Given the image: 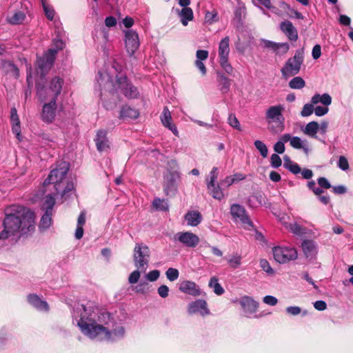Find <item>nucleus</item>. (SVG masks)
<instances>
[{
  "label": "nucleus",
  "instance_id": "1",
  "mask_svg": "<svg viewBox=\"0 0 353 353\" xmlns=\"http://www.w3.org/2000/svg\"><path fill=\"white\" fill-rule=\"evenodd\" d=\"M73 318L81 332L92 339L113 341L125 334L124 327L114 321L110 313L101 312L94 302L78 305L74 308Z\"/></svg>",
  "mask_w": 353,
  "mask_h": 353
},
{
  "label": "nucleus",
  "instance_id": "49",
  "mask_svg": "<svg viewBox=\"0 0 353 353\" xmlns=\"http://www.w3.org/2000/svg\"><path fill=\"white\" fill-rule=\"evenodd\" d=\"M228 120V123L230 124V126H232V128H234L238 130H241V126H240L239 121L237 119V118L236 117L234 114H232V113L230 114Z\"/></svg>",
  "mask_w": 353,
  "mask_h": 353
},
{
  "label": "nucleus",
  "instance_id": "31",
  "mask_svg": "<svg viewBox=\"0 0 353 353\" xmlns=\"http://www.w3.org/2000/svg\"><path fill=\"white\" fill-rule=\"evenodd\" d=\"M265 196L262 194H254L248 199L247 203L252 208H256L265 204Z\"/></svg>",
  "mask_w": 353,
  "mask_h": 353
},
{
  "label": "nucleus",
  "instance_id": "51",
  "mask_svg": "<svg viewBox=\"0 0 353 353\" xmlns=\"http://www.w3.org/2000/svg\"><path fill=\"white\" fill-rule=\"evenodd\" d=\"M314 112V106L311 103H306L301 112V115L303 117L310 116Z\"/></svg>",
  "mask_w": 353,
  "mask_h": 353
},
{
  "label": "nucleus",
  "instance_id": "50",
  "mask_svg": "<svg viewBox=\"0 0 353 353\" xmlns=\"http://www.w3.org/2000/svg\"><path fill=\"white\" fill-rule=\"evenodd\" d=\"M270 164L274 168H278L282 165V161L277 154H272L270 157Z\"/></svg>",
  "mask_w": 353,
  "mask_h": 353
},
{
  "label": "nucleus",
  "instance_id": "28",
  "mask_svg": "<svg viewBox=\"0 0 353 353\" xmlns=\"http://www.w3.org/2000/svg\"><path fill=\"white\" fill-rule=\"evenodd\" d=\"M216 78L219 90L222 93H228L231 85V79H228L223 72H216Z\"/></svg>",
  "mask_w": 353,
  "mask_h": 353
},
{
  "label": "nucleus",
  "instance_id": "32",
  "mask_svg": "<svg viewBox=\"0 0 353 353\" xmlns=\"http://www.w3.org/2000/svg\"><path fill=\"white\" fill-rule=\"evenodd\" d=\"M290 145L294 149L303 150L306 154L309 153L310 149L307 141L306 140L302 141L299 137H292Z\"/></svg>",
  "mask_w": 353,
  "mask_h": 353
},
{
  "label": "nucleus",
  "instance_id": "42",
  "mask_svg": "<svg viewBox=\"0 0 353 353\" xmlns=\"http://www.w3.org/2000/svg\"><path fill=\"white\" fill-rule=\"evenodd\" d=\"M242 256L238 253L234 254L231 258L227 259L228 263L233 269L239 268L241 265Z\"/></svg>",
  "mask_w": 353,
  "mask_h": 353
},
{
  "label": "nucleus",
  "instance_id": "4",
  "mask_svg": "<svg viewBox=\"0 0 353 353\" xmlns=\"http://www.w3.org/2000/svg\"><path fill=\"white\" fill-rule=\"evenodd\" d=\"M63 80L58 77H54L48 88H45L44 84L38 81L36 82L37 93L41 101L48 100L50 98H54L57 100L58 96L61 94Z\"/></svg>",
  "mask_w": 353,
  "mask_h": 353
},
{
  "label": "nucleus",
  "instance_id": "40",
  "mask_svg": "<svg viewBox=\"0 0 353 353\" xmlns=\"http://www.w3.org/2000/svg\"><path fill=\"white\" fill-rule=\"evenodd\" d=\"M209 286L212 288L214 292L217 295H221L224 293V289L219 283L218 279L213 276L210 279L209 282Z\"/></svg>",
  "mask_w": 353,
  "mask_h": 353
},
{
  "label": "nucleus",
  "instance_id": "48",
  "mask_svg": "<svg viewBox=\"0 0 353 353\" xmlns=\"http://www.w3.org/2000/svg\"><path fill=\"white\" fill-rule=\"evenodd\" d=\"M42 6L46 17L48 19L52 21L54 17L55 13L54 9L48 6L43 0Z\"/></svg>",
  "mask_w": 353,
  "mask_h": 353
},
{
  "label": "nucleus",
  "instance_id": "25",
  "mask_svg": "<svg viewBox=\"0 0 353 353\" xmlns=\"http://www.w3.org/2000/svg\"><path fill=\"white\" fill-rule=\"evenodd\" d=\"M187 224L190 226H197L202 221L203 217L201 212L197 210L188 211L184 216Z\"/></svg>",
  "mask_w": 353,
  "mask_h": 353
},
{
  "label": "nucleus",
  "instance_id": "21",
  "mask_svg": "<svg viewBox=\"0 0 353 353\" xmlns=\"http://www.w3.org/2000/svg\"><path fill=\"white\" fill-rule=\"evenodd\" d=\"M280 29L290 41H296L298 39L297 30L291 21L288 20L282 21L280 23Z\"/></svg>",
  "mask_w": 353,
  "mask_h": 353
},
{
  "label": "nucleus",
  "instance_id": "59",
  "mask_svg": "<svg viewBox=\"0 0 353 353\" xmlns=\"http://www.w3.org/2000/svg\"><path fill=\"white\" fill-rule=\"evenodd\" d=\"M157 292L161 298H166L168 296L169 288L165 285H161L158 288Z\"/></svg>",
  "mask_w": 353,
  "mask_h": 353
},
{
  "label": "nucleus",
  "instance_id": "46",
  "mask_svg": "<svg viewBox=\"0 0 353 353\" xmlns=\"http://www.w3.org/2000/svg\"><path fill=\"white\" fill-rule=\"evenodd\" d=\"M167 279L170 281H174L179 278V270L176 268H170L165 272Z\"/></svg>",
  "mask_w": 353,
  "mask_h": 353
},
{
  "label": "nucleus",
  "instance_id": "7",
  "mask_svg": "<svg viewBox=\"0 0 353 353\" xmlns=\"http://www.w3.org/2000/svg\"><path fill=\"white\" fill-rule=\"evenodd\" d=\"M149 247L143 243H137L134 248L133 259L134 265L141 271L145 272L150 261Z\"/></svg>",
  "mask_w": 353,
  "mask_h": 353
},
{
  "label": "nucleus",
  "instance_id": "35",
  "mask_svg": "<svg viewBox=\"0 0 353 353\" xmlns=\"http://www.w3.org/2000/svg\"><path fill=\"white\" fill-rule=\"evenodd\" d=\"M26 14L21 10H17L10 16L7 17V21L11 25H19L23 23Z\"/></svg>",
  "mask_w": 353,
  "mask_h": 353
},
{
  "label": "nucleus",
  "instance_id": "27",
  "mask_svg": "<svg viewBox=\"0 0 353 353\" xmlns=\"http://www.w3.org/2000/svg\"><path fill=\"white\" fill-rule=\"evenodd\" d=\"M28 301L30 304L39 310L48 311L49 310L48 303L41 300L35 294H29L28 296Z\"/></svg>",
  "mask_w": 353,
  "mask_h": 353
},
{
  "label": "nucleus",
  "instance_id": "24",
  "mask_svg": "<svg viewBox=\"0 0 353 353\" xmlns=\"http://www.w3.org/2000/svg\"><path fill=\"white\" fill-rule=\"evenodd\" d=\"M139 116V112L137 110L125 104L121 108L119 118L123 120L127 119H137Z\"/></svg>",
  "mask_w": 353,
  "mask_h": 353
},
{
  "label": "nucleus",
  "instance_id": "47",
  "mask_svg": "<svg viewBox=\"0 0 353 353\" xmlns=\"http://www.w3.org/2000/svg\"><path fill=\"white\" fill-rule=\"evenodd\" d=\"M260 267L264 270L267 274H274V270L270 266L269 262L265 259H261L259 262Z\"/></svg>",
  "mask_w": 353,
  "mask_h": 353
},
{
  "label": "nucleus",
  "instance_id": "19",
  "mask_svg": "<svg viewBox=\"0 0 353 353\" xmlns=\"http://www.w3.org/2000/svg\"><path fill=\"white\" fill-rule=\"evenodd\" d=\"M302 250L305 256L309 260L315 259L318 253L316 243L310 239H305L302 242Z\"/></svg>",
  "mask_w": 353,
  "mask_h": 353
},
{
  "label": "nucleus",
  "instance_id": "10",
  "mask_svg": "<svg viewBox=\"0 0 353 353\" xmlns=\"http://www.w3.org/2000/svg\"><path fill=\"white\" fill-rule=\"evenodd\" d=\"M274 259L279 263H285L297 259L296 250L294 248L275 247L273 249Z\"/></svg>",
  "mask_w": 353,
  "mask_h": 353
},
{
  "label": "nucleus",
  "instance_id": "37",
  "mask_svg": "<svg viewBox=\"0 0 353 353\" xmlns=\"http://www.w3.org/2000/svg\"><path fill=\"white\" fill-rule=\"evenodd\" d=\"M152 205L158 211L167 212L169 210V205L167 201L160 198H154Z\"/></svg>",
  "mask_w": 353,
  "mask_h": 353
},
{
  "label": "nucleus",
  "instance_id": "56",
  "mask_svg": "<svg viewBox=\"0 0 353 353\" xmlns=\"http://www.w3.org/2000/svg\"><path fill=\"white\" fill-rule=\"evenodd\" d=\"M53 45H54V48H50L48 50H55L56 54H57L59 50H62L65 46L64 42L61 39H54L53 40Z\"/></svg>",
  "mask_w": 353,
  "mask_h": 353
},
{
  "label": "nucleus",
  "instance_id": "18",
  "mask_svg": "<svg viewBox=\"0 0 353 353\" xmlns=\"http://www.w3.org/2000/svg\"><path fill=\"white\" fill-rule=\"evenodd\" d=\"M188 312L190 314L199 312L201 315L205 316L210 314V310L208 308V303L205 300L197 299L188 304Z\"/></svg>",
  "mask_w": 353,
  "mask_h": 353
},
{
  "label": "nucleus",
  "instance_id": "5",
  "mask_svg": "<svg viewBox=\"0 0 353 353\" xmlns=\"http://www.w3.org/2000/svg\"><path fill=\"white\" fill-rule=\"evenodd\" d=\"M303 50H296L293 57L289 58L285 62L281 72L284 79H287L299 73L303 63Z\"/></svg>",
  "mask_w": 353,
  "mask_h": 353
},
{
  "label": "nucleus",
  "instance_id": "44",
  "mask_svg": "<svg viewBox=\"0 0 353 353\" xmlns=\"http://www.w3.org/2000/svg\"><path fill=\"white\" fill-rule=\"evenodd\" d=\"M254 145L255 148L259 151L261 155L265 158L268 154V150L266 145L260 140H256L254 141Z\"/></svg>",
  "mask_w": 353,
  "mask_h": 353
},
{
  "label": "nucleus",
  "instance_id": "45",
  "mask_svg": "<svg viewBox=\"0 0 353 353\" xmlns=\"http://www.w3.org/2000/svg\"><path fill=\"white\" fill-rule=\"evenodd\" d=\"M74 190V184L72 181H66L65 179L64 183L61 185V190L59 193L61 194V197H64L66 194Z\"/></svg>",
  "mask_w": 353,
  "mask_h": 353
},
{
  "label": "nucleus",
  "instance_id": "13",
  "mask_svg": "<svg viewBox=\"0 0 353 353\" xmlns=\"http://www.w3.org/2000/svg\"><path fill=\"white\" fill-rule=\"evenodd\" d=\"M174 239L191 248L196 247L200 241L199 236L191 232H178L174 235Z\"/></svg>",
  "mask_w": 353,
  "mask_h": 353
},
{
  "label": "nucleus",
  "instance_id": "57",
  "mask_svg": "<svg viewBox=\"0 0 353 353\" xmlns=\"http://www.w3.org/2000/svg\"><path fill=\"white\" fill-rule=\"evenodd\" d=\"M160 276V272L157 270H152L146 274L148 281L153 282L157 281Z\"/></svg>",
  "mask_w": 353,
  "mask_h": 353
},
{
  "label": "nucleus",
  "instance_id": "22",
  "mask_svg": "<svg viewBox=\"0 0 353 353\" xmlns=\"http://www.w3.org/2000/svg\"><path fill=\"white\" fill-rule=\"evenodd\" d=\"M240 304L246 315H251L255 313L259 307V303L248 296L242 297Z\"/></svg>",
  "mask_w": 353,
  "mask_h": 353
},
{
  "label": "nucleus",
  "instance_id": "29",
  "mask_svg": "<svg viewBox=\"0 0 353 353\" xmlns=\"http://www.w3.org/2000/svg\"><path fill=\"white\" fill-rule=\"evenodd\" d=\"M59 193H56V191H54L52 193L48 194L45 197L43 202L42 203V205L41 207V209L43 212H53V208L56 203L55 201V195L58 194Z\"/></svg>",
  "mask_w": 353,
  "mask_h": 353
},
{
  "label": "nucleus",
  "instance_id": "30",
  "mask_svg": "<svg viewBox=\"0 0 353 353\" xmlns=\"http://www.w3.org/2000/svg\"><path fill=\"white\" fill-rule=\"evenodd\" d=\"M10 121L12 123V132L19 137L21 134V126L17 110L15 107H12L10 110Z\"/></svg>",
  "mask_w": 353,
  "mask_h": 353
},
{
  "label": "nucleus",
  "instance_id": "26",
  "mask_svg": "<svg viewBox=\"0 0 353 353\" xmlns=\"http://www.w3.org/2000/svg\"><path fill=\"white\" fill-rule=\"evenodd\" d=\"M1 68L6 74L12 75L15 79L19 77V69L12 61H2Z\"/></svg>",
  "mask_w": 353,
  "mask_h": 353
},
{
  "label": "nucleus",
  "instance_id": "52",
  "mask_svg": "<svg viewBox=\"0 0 353 353\" xmlns=\"http://www.w3.org/2000/svg\"><path fill=\"white\" fill-rule=\"evenodd\" d=\"M261 41L264 43V48L272 49L277 54L279 53L277 43L266 39H262Z\"/></svg>",
  "mask_w": 353,
  "mask_h": 353
},
{
  "label": "nucleus",
  "instance_id": "55",
  "mask_svg": "<svg viewBox=\"0 0 353 353\" xmlns=\"http://www.w3.org/2000/svg\"><path fill=\"white\" fill-rule=\"evenodd\" d=\"M140 272L139 269L133 271L129 276L128 282L131 284L137 283L140 278Z\"/></svg>",
  "mask_w": 353,
  "mask_h": 353
},
{
  "label": "nucleus",
  "instance_id": "43",
  "mask_svg": "<svg viewBox=\"0 0 353 353\" xmlns=\"http://www.w3.org/2000/svg\"><path fill=\"white\" fill-rule=\"evenodd\" d=\"M305 85L304 79L301 77H295L289 82V86L292 89H301Z\"/></svg>",
  "mask_w": 353,
  "mask_h": 353
},
{
  "label": "nucleus",
  "instance_id": "54",
  "mask_svg": "<svg viewBox=\"0 0 353 353\" xmlns=\"http://www.w3.org/2000/svg\"><path fill=\"white\" fill-rule=\"evenodd\" d=\"M338 167L343 171L349 169V163L344 156H341L337 163Z\"/></svg>",
  "mask_w": 353,
  "mask_h": 353
},
{
  "label": "nucleus",
  "instance_id": "53",
  "mask_svg": "<svg viewBox=\"0 0 353 353\" xmlns=\"http://www.w3.org/2000/svg\"><path fill=\"white\" fill-rule=\"evenodd\" d=\"M218 175V168L216 167H214L210 172V180L207 182V184H210V186H212V183H216Z\"/></svg>",
  "mask_w": 353,
  "mask_h": 353
},
{
  "label": "nucleus",
  "instance_id": "12",
  "mask_svg": "<svg viewBox=\"0 0 353 353\" xmlns=\"http://www.w3.org/2000/svg\"><path fill=\"white\" fill-rule=\"evenodd\" d=\"M230 214L234 219H239L243 224L250 228L254 227L252 221L242 205L238 203L232 204L230 207Z\"/></svg>",
  "mask_w": 353,
  "mask_h": 353
},
{
  "label": "nucleus",
  "instance_id": "64",
  "mask_svg": "<svg viewBox=\"0 0 353 353\" xmlns=\"http://www.w3.org/2000/svg\"><path fill=\"white\" fill-rule=\"evenodd\" d=\"M274 150L277 154H283L285 152V145L283 143L282 141H278L274 145Z\"/></svg>",
  "mask_w": 353,
  "mask_h": 353
},
{
  "label": "nucleus",
  "instance_id": "62",
  "mask_svg": "<svg viewBox=\"0 0 353 353\" xmlns=\"http://www.w3.org/2000/svg\"><path fill=\"white\" fill-rule=\"evenodd\" d=\"M208 51L205 50H198L196 53V60L204 61L208 57Z\"/></svg>",
  "mask_w": 353,
  "mask_h": 353
},
{
  "label": "nucleus",
  "instance_id": "15",
  "mask_svg": "<svg viewBox=\"0 0 353 353\" xmlns=\"http://www.w3.org/2000/svg\"><path fill=\"white\" fill-rule=\"evenodd\" d=\"M125 43L128 53L132 56L140 46L138 34L132 30L125 32Z\"/></svg>",
  "mask_w": 353,
  "mask_h": 353
},
{
  "label": "nucleus",
  "instance_id": "2",
  "mask_svg": "<svg viewBox=\"0 0 353 353\" xmlns=\"http://www.w3.org/2000/svg\"><path fill=\"white\" fill-rule=\"evenodd\" d=\"M95 89L100 91L99 95L103 96V92H108L112 96L119 97L123 95L128 99H137L139 98L140 92L125 74H117L114 79L108 74H103L99 71L97 76ZM103 106L107 110H112L117 108L116 102H112L101 98Z\"/></svg>",
  "mask_w": 353,
  "mask_h": 353
},
{
  "label": "nucleus",
  "instance_id": "63",
  "mask_svg": "<svg viewBox=\"0 0 353 353\" xmlns=\"http://www.w3.org/2000/svg\"><path fill=\"white\" fill-rule=\"evenodd\" d=\"M278 51L279 54H284L288 52L290 49V45L288 43H277Z\"/></svg>",
  "mask_w": 353,
  "mask_h": 353
},
{
  "label": "nucleus",
  "instance_id": "17",
  "mask_svg": "<svg viewBox=\"0 0 353 353\" xmlns=\"http://www.w3.org/2000/svg\"><path fill=\"white\" fill-rule=\"evenodd\" d=\"M284 108L281 105L270 106L265 112V119L268 122H280L282 125L283 123V111Z\"/></svg>",
  "mask_w": 353,
  "mask_h": 353
},
{
  "label": "nucleus",
  "instance_id": "23",
  "mask_svg": "<svg viewBox=\"0 0 353 353\" xmlns=\"http://www.w3.org/2000/svg\"><path fill=\"white\" fill-rule=\"evenodd\" d=\"M172 116L171 113L167 106H165L163 110V112L161 115V121L163 126L169 129L172 133L178 136L179 132L176 125L172 123Z\"/></svg>",
  "mask_w": 353,
  "mask_h": 353
},
{
  "label": "nucleus",
  "instance_id": "6",
  "mask_svg": "<svg viewBox=\"0 0 353 353\" xmlns=\"http://www.w3.org/2000/svg\"><path fill=\"white\" fill-rule=\"evenodd\" d=\"M68 170L69 168L66 165L52 170L43 183V187L46 188L52 185L56 193H59L61 190V185L64 183Z\"/></svg>",
  "mask_w": 353,
  "mask_h": 353
},
{
  "label": "nucleus",
  "instance_id": "61",
  "mask_svg": "<svg viewBox=\"0 0 353 353\" xmlns=\"http://www.w3.org/2000/svg\"><path fill=\"white\" fill-rule=\"evenodd\" d=\"M319 99L320 103L326 106L330 105L332 103V97L327 93L320 95Z\"/></svg>",
  "mask_w": 353,
  "mask_h": 353
},
{
  "label": "nucleus",
  "instance_id": "16",
  "mask_svg": "<svg viewBox=\"0 0 353 353\" xmlns=\"http://www.w3.org/2000/svg\"><path fill=\"white\" fill-rule=\"evenodd\" d=\"M107 135L108 132L105 130H99L97 132L94 142L99 152H108L110 149V141Z\"/></svg>",
  "mask_w": 353,
  "mask_h": 353
},
{
  "label": "nucleus",
  "instance_id": "36",
  "mask_svg": "<svg viewBox=\"0 0 353 353\" xmlns=\"http://www.w3.org/2000/svg\"><path fill=\"white\" fill-rule=\"evenodd\" d=\"M245 15V8L244 6L237 7L234 10V21H236V28H241L243 24V19Z\"/></svg>",
  "mask_w": 353,
  "mask_h": 353
},
{
  "label": "nucleus",
  "instance_id": "9",
  "mask_svg": "<svg viewBox=\"0 0 353 353\" xmlns=\"http://www.w3.org/2000/svg\"><path fill=\"white\" fill-rule=\"evenodd\" d=\"M56 59L55 50H48L43 57L37 59V72L40 74L41 79H44L46 74L52 67Z\"/></svg>",
  "mask_w": 353,
  "mask_h": 353
},
{
  "label": "nucleus",
  "instance_id": "3",
  "mask_svg": "<svg viewBox=\"0 0 353 353\" xmlns=\"http://www.w3.org/2000/svg\"><path fill=\"white\" fill-rule=\"evenodd\" d=\"M4 214L3 230L0 232V240L8 239L19 233L25 235L34 230L36 215L29 208L11 205L5 209Z\"/></svg>",
  "mask_w": 353,
  "mask_h": 353
},
{
  "label": "nucleus",
  "instance_id": "8",
  "mask_svg": "<svg viewBox=\"0 0 353 353\" xmlns=\"http://www.w3.org/2000/svg\"><path fill=\"white\" fill-rule=\"evenodd\" d=\"M219 64L228 74L233 73V68L229 62L230 54V37L228 36L223 38L219 44Z\"/></svg>",
  "mask_w": 353,
  "mask_h": 353
},
{
  "label": "nucleus",
  "instance_id": "39",
  "mask_svg": "<svg viewBox=\"0 0 353 353\" xmlns=\"http://www.w3.org/2000/svg\"><path fill=\"white\" fill-rule=\"evenodd\" d=\"M53 212H44V214L41 216L39 227L43 229H47L50 228V226L52 224V216Z\"/></svg>",
  "mask_w": 353,
  "mask_h": 353
},
{
  "label": "nucleus",
  "instance_id": "33",
  "mask_svg": "<svg viewBox=\"0 0 353 353\" xmlns=\"http://www.w3.org/2000/svg\"><path fill=\"white\" fill-rule=\"evenodd\" d=\"M181 23L186 26L188 21H192L194 18V14L192 8L188 6L183 7L182 10L179 12Z\"/></svg>",
  "mask_w": 353,
  "mask_h": 353
},
{
  "label": "nucleus",
  "instance_id": "38",
  "mask_svg": "<svg viewBox=\"0 0 353 353\" xmlns=\"http://www.w3.org/2000/svg\"><path fill=\"white\" fill-rule=\"evenodd\" d=\"M319 129V123L316 121H311L306 125L304 133L310 137H316Z\"/></svg>",
  "mask_w": 353,
  "mask_h": 353
},
{
  "label": "nucleus",
  "instance_id": "41",
  "mask_svg": "<svg viewBox=\"0 0 353 353\" xmlns=\"http://www.w3.org/2000/svg\"><path fill=\"white\" fill-rule=\"evenodd\" d=\"M289 230L295 235L301 236L306 234L307 229L305 227L301 226L296 222L290 223L288 226Z\"/></svg>",
  "mask_w": 353,
  "mask_h": 353
},
{
  "label": "nucleus",
  "instance_id": "11",
  "mask_svg": "<svg viewBox=\"0 0 353 353\" xmlns=\"http://www.w3.org/2000/svg\"><path fill=\"white\" fill-rule=\"evenodd\" d=\"M180 179V173L176 171L169 170L164 176L163 192L167 196H174L176 194L178 186L176 181Z\"/></svg>",
  "mask_w": 353,
  "mask_h": 353
},
{
  "label": "nucleus",
  "instance_id": "58",
  "mask_svg": "<svg viewBox=\"0 0 353 353\" xmlns=\"http://www.w3.org/2000/svg\"><path fill=\"white\" fill-rule=\"evenodd\" d=\"M317 182L321 188L330 189V188H332L330 183L325 177H323V176L319 177L317 179Z\"/></svg>",
  "mask_w": 353,
  "mask_h": 353
},
{
  "label": "nucleus",
  "instance_id": "20",
  "mask_svg": "<svg viewBox=\"0 0 353 353\" xmlns=\"http://www.w3.org/2000/svg\"><path fill=\"white\" fill-rule=\"evenodd\" d=\"M179 290L186 294L191 295L192 296H198L201 294V290L196 283L191 281H183L179 287Z\"/></svg>",
  "mask_w": 353,
  "mask_h": 353
},
{
  "label": "nucleus",
  "instance_id": "60",
  "mask_svg": "<svg viewBox=\"0 0 353 353\" xmlns=\"http://www.w3.org/2000/svg\"><path fill=\"white\" fill-rule=\"evenodd\" d=\"M329 109L327 107L316 106L314 108V113L318 117H322L326 114Z\"/></svg>",
  "mask_w": 353,
  "mask_h": 353
},
{
  "label": "nucleus",
  "instance_id": "34",
  "mask_svg": "<svg viewBox=\"0 0 353 353\" xmlns=\"http://www.w3.org/2000/svg\"><path fill=\"white\" fill-rule=\"evenodd\" d=\"M207 188L210 194L212 195L214 199L219 201L223 199V192L218 183H212V186H210V184H207Z\"/></svg>",
  "mask_w": 353,
  "mask_h": 353
},
{
  "label": "nucleus",
  "instance_id": "14",
  "mask_svg": "<svg viewBox=\"0 0 353 353\" xmlns=\"http://www.w3.org/2000/svg\"><path fill=\"white\" fill-rule=\"evenodd\" d=\"M49 102L44 103L42 108L41 119L47 123H51L55 119L57 108V100L54 98L48 99Z\"/></svg>",
  "mask_w": 353,
  "mask_h": 353
}]
</instances>
